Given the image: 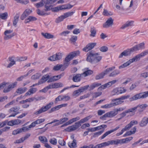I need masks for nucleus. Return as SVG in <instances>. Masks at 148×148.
<instances>
[{"label": "nucleus", "instance_id": "1", "mask_svg": "<svg viewBox=\"0 0 148 148\" xmlns=\"http://www.w3.org/2000/svg\"><path fill=\"white\" fill-rule=\"evenodd\" d=\"M99 53H95L92 51L88 52L87 54V58L86 60L87 61L92 63L93 62H99L101 59L102 57L98 56Z\"/></svg>", "mask_w": 148, "mask_h": 148}, {"label": "nucleus", "instance_id": "2", "mask_svg": "<svg viewBox=\"0 0 148 148\" xmlns=\"http://www.w3.org/2000/svg\"><path fill=\"white\" fill-rule=\"evenodd\" d=\"M148 96V91L137 94L129 99L130 101L136 100L140 99L145 98Z\"/></svg>", "mask_w": 148, "mask_h": 148}, {"label": "nucleus", "instance_id": "3", "mask_svg": "<svg viewBox=\"0 0 148 148\" xmlns=\"http://www.w3.org/2000/svg\"><path fill=\"white\" fill-rule=\"evenodd\" d=\"M53 104L54 103L53 102H50L46 105L45 106H42L35 113V114L36 115H37L46 112L50 108L51 106L53 105Z\"/></svg>", "mask_w": 148, "mask_h": 148}, {"label": "nucleus", "instance_id": "4", "mask_svg": "<svg viewBox=\"0 0 148 148\" xmlns=\"http://www.w3.org/2000/svg\"><path fill=\"white\" fill-rule=\"evenodd\" d=\"M115 68V66H112L107 69L103 72L95 76V79L98 80L103 78L105 75L108 74L109 72L111 71L112 70H114Z\"/></svg>", "mask_w": 148, "mask_h": 148}, {"label": "nucleus", "instance_id": "5", "mask_svg": "<svg viewBox=\"0 0 148 148\" xmlns=\"http://www.w3.org/2000/svg\"><path fill=\"white\" fill-rule=\"evenodd\" d=\"M92 117L90 115L81 119L79 121L75 123V125H73V127L74 130H75L78 128L81 125V124L86 122L90 119Z\"/></svg>", "mask_w": 148, "mask_h": 148}, {"label": "nucleus", "instance_id": "6", "mask_svg": "<svg viewBox=\"0 0 148 148\" xmlns=\"http://www.w3.org/2000/svg\"><path fill=\"white\" fill-rule=\"evenodd\" d=\"M89 87V85H86L80 88L79 89L74 91L73 92V95L76 97L78 96L81 93L87 90Z\"/></svg>", "mask_w": 148, "mask_h": 148}, {"label": "nucleus", "instance_id": "7", "mask_svg": "<svg viewBox=\"0 0 148 148\" xmlns=\"http://www.w3.org/2000/svg\"><path fill=\"white\" fill-rule=\"evenodd\" d=\"M113 19L111 17L109 18L103 24V27L104 28H107L111 27L113 24Z\"/></svg>", "mask_w": 148, "mask_h": 148}, {"label": "nucleus", "instance_id": "8", "mask_svg": "<svg viewBox=\"0 0 148 148\" xmlns=\"http://www.w3.org/2000/svg\"><path fill=\"white\" fill-rule=\"evenodd\" d=\"M132 52L131 49H128L124 50L119 55V58H121L123 56L126 57L130 55Z\"/></svg>", "mask_w": 148, "mask_h": 148}, {"label": "nucleus", "instance_id": "9", "mask_svg": "<svg viewBox=\"0 0 148 148\" xmlns=\"http://www.w3.org/2000/svg\"><path fill=\"white\" fill-rule=\"evenodd\" d=\"M123 102V101H116L113 103L107 104L101 106V107L102 108H108L112 107L113 106H116L119 104H121Z\"/></svg>", "mask_w": 148, "mask_h": 148}, {"label": "nucleus", "instance_id": "10", "mask_svg": "<svg viewBox=\"0 0 148 148\" xmlns=\"http://www.w3.org/2000/svg\"><path fill=\"white\" fill-rule=\"evenodd\" d=\"M45 99V98L43 97H38L36 98H35L34 97H32L30 98H29L27 99H26L25 100H22L20 101V103H25L29 102H31L32 101H33L35 99H36V100H38L41 99Z\"/></svg>", "mask_w": 148, "mask_h": 148}, {"label": "nucleus", "instance_id": "11", "mask_svg": "<svg viewBox=\"0 0 148 148\" xmlns=\"http://www.w3.org/2000/svg\"><path fill=\"white\" fill-rule=\"evenodd\" d=\"M148 54V50H145L140 53L136 55L133 58L136 62L139 60L140 58Z\"/></svg>", "mask_w": 148, "mask_h": 148}, {"label": "nucleus", "instance_id": "12", "mask_svg": "<svg viewBox=\"0 0 148 148\" xmlns=\"http://www.w3.org/2000/svg\"><path fill=\"white\" fill-rule=\"evenodd\" d=\"M96 45V43L94 42L89 43L83 49V50L86 52H88L92 49Z\"/></svg>", "mask_w": 148, "mask_h": 148}, {"label": "nucleus", "instance_id": "13", "mask_svg": "<svg viewBox=\"0 0 148 148\" xmlns=\"http://www.w3.org/2000/svg\"><path fill=\"white\" fill-rule=\"evenodd\" d=\"M32 10L29 9H27L25 10L23 14L21 15L20 18L22 20H24L27 16H29L32 12Z\"/></svg>", "mask_w": 148, "mask_h": 148}, {"label": "nucleus", "instance_id": "14", "mask_svg": "<svg viewBox=\"0 0 148 148\" xmlns=\"http://www.w3.org/2000/svg\"><path fill=\"white\" fill-rule=\"evenodd\" d=\"M136 62L134 58L129 60L126 62L124 63L119 66V69H121L129 66L131 63Z\"/></svg>", "mask_w": 148, "mask_h": 148}, {"label": "nucleus", "instance_id": "15", "mask_svg": "<svg viewBox=\"0 0 148 148\" xmlns=\"http://www.w3.org/2000/svg\"><path fill=\"white\" fill-rule=\"evenodd\" d=\"M17 84V82H15L12 84H9L7 88L4 89L3 92H4L6 93L10 91L11 90L14 88Z\"/></svg>", "mask_w": 148, "mask_h": 148}, {"label": "nucleus", "instance_id": "16", "mask_svg": "<svg viewBox=\"0 0 148 148\" xmlns=\"http://www.w3.org/2000/svg\"><path fill=\"white\" fill-rule=\"evenodd\" d=\"M147 107V104H143L142 105H139L136 107H134L132 108H135L134 111L136 110L137 108H138V111L140 112H143L145 108Z\"/></svg>", "mask_w": 148, "mask_h": 148}, {"label": "nucleus", "instance_id": "17", "mask_svg": "<svg viewBox=\"0 0 148 148\" xmlns=\"http://www.w3.org/2000/svg\"><path fill=\"white\" fill-rule=\"evenodd\" d=\"M121 139H116L114 140H112L107 142V146H108L110 145H118L119 144H121Z\"/></svg>", "mask_w": 148, "mask_h": 148}, {"label": "nucleus", "instance_id": "18", "mask_svg": "<svg viewBox=\"0 0 148 148\" xmlns=\"http://www.w3.org/2000/svg\"><path fill=\"white\" fill-rule=\"evenodd\" d=\"M72 59L69 54L65 58L63 64V66H64L65 68L68 66L69 62Z\"/></svg>", "mask_w": 148, "mask_h": 148}, {"label": "nucleus", "instance_id": "19", "mask_svg": "<svg viewBox=\"0 0 148 148\" xmlns=\"http://www.w3.org/2000/svg\"><path fill=\"white\" fill-rule=\"evenodd\" d=\"M148 123V118L144 117L140 122L139 125L140 126L143 127L147 125Z\"/></svg>", "mask_w": 148, "mask_h": 148}, {"label": "nucleus", "instance_id": "20", "mask_svg": "<svg viewBox=\"0 0 148 148\" xmlns=\"http://www.w3.org/2000/svg\"><path fill=\"white\" fill-rule=\"evenodd\" d=\"M119 126H118L116 127L114 129L106 132L104 133L101 137V139H102L106 137L107 136L110 134L111 133L116 130L119 128Z\"/></svg>", "mask_w": 148, "mask_h": 148}, {"label": "nucleus", "instance_id": "21", "mask_svg": "<svg viewBox=\"0 0 148 148\" xmlns=\"http://www.w3.org/2000/svg\"><path fill=\"white\" fill-rule=\"evenodd\" d=\"M82 75V73L77 74L73 77L72 80L75 82H78L81 80V77Z\"/></svg>", "mask_w": 148, "mask_h": 148}, {"label": "nucleus", "instance_id": "22", "mask_svg": "<svg viewBox=\"0 0 148 148\" xmlns=\"http://www.w3.org/2000/svg\"><path fill=\"white\" fill-rule=\"evenodd\" d=\"M21 122V120L19 119H16L12 120L8 123V125L10 126L18 124Z\"/></svg>", "mask_w": 148, "mask_h": 148}, {"label": "nucleus", "instance_id": "23", "mask_svg": "<svg viewBox=\"0 0 148 148\" xmlns=\"http://www.w3.org/2000/svg\"><path fill=\"white\" fill-rule=\"evenodd\" d=\"M136 127H134L133 129L127 132L125 134L123 135V137H126L131 135L132 134H134L136 131Z\"/></svg>", "mask_w": 148, "mask_h": 148}, {"label": "nucleus", "instance_id": "24", "mask_svg": "<svg viewBox=\"0 0 148 148\" xmlns=\"http://www.w3.org/2000/svg\"><path fill=\"white\" fill-rule=\"evenodd\" d=\"M41 35L45 38L47 39H51L53 38H54V36L53 35L49 33H44L42 32L41 33Z\"/></svg>", "mask_w": 148, "mask_h": 148}, {"label": "nucleus", "instance_id": "25", "mask_svg": "<svg viewBox=\"0 0 148 148\" xmlns=\"http://www.w3.org/2000/svg\"><path fill=\"white\" fill-rule=\"evenodd\" d=\"M61 74L51 77L48 81V82L55 81L60 78L62 76Z\"/></svg>", "mask_w": 148, "mask_h": 148}, {"label": "nucleus", "instance_id": "26", "mask_svg": "<svg viewBox=\"0 0 148 148\" xmlns=\"http://www.w3.org/2000/svg\"><path fill=\"white\" fill-rule=\"evenodd\" d=\"M51 88H57L63 86V85L61 83H56L52 85H50Z\"/></svg>", "mask_w": 148, "mask_h": 148}, {"label": "nucleus", "instance_id": "27", "mask_svg": "<svg viewBox=\"0 0 148 148\" xmlns=\"http://www.w3.org/2000/svg\"><path fill=\"white\" fill-rule=\"evenodd\" d=\"M37 90V88H32L29 89L28 91L27 92L25 95V96L26 97L28 95H30L35 93Z\"/></svg>", "mask_w": 148, "mask_h": 148}, {"label": "nucleus", "instance_id": "28", "mask_svg": "<svg viewBox=\"0 0 148 148\" xmlns=\"http://www.w3.org/2000/svg\"><path fill=\"white\" fill-rule=\"evenodd\" d=\"M134 21H131L127 22L125 24L123 25L121 27V29H124L126 27L132 26L134 23Z\"/></svg>", "mask_w": 148, "mask_h": 148}, {"label": "nucleus", "instance_id": "29", "mask_svg": "<svg viewBox=\"0 0 148 148\" xmlns=\"http://www.w3.org/2000/svg\"><path fill=\"white\" fill-rule=\"evenodd\" d=\"M107 113L108 115V117L110 118L118 114L117 111H116V109L114 110L113 111L107 112Z\"/></svg>", "mask_w": 148, "mask_h": 148}, {"label": "nucleus", "instance_id": "30", "mask_svg": "<svg viewBox=\"0 0 148 148\" xmlns=\"http://www.w3.org/2000/svg\"><path fill=\"white\" fill-rule=\"evenodd\" d=\"M135 109V108H131L128 109L120 114V115L121 117L123 118L126 116V114L132 112Z\"/></svg>", "mask_w": 148, "mask_h": 148}, {"label": "nucleus", "instance_id": "31", "mask_svg": "<svg viewBox=\"0 0 148 148\" xmlns=\"http://www.w3.org/2000/svg\"><path fill=\"white\" fill-rule=\"evenodd\" d=\"M138 123V122L136 121H132L128 125H126L125 127L128 130H129L134 124H137Z\"/></svg>", "mask_w": 148, "mask_h": 148}, {"label": "nucleus", "instance_id": "32", "mask_svg": "<svg viewBox=\"0 0 148 148\" xmlns=\"http://www.w3.org/2000/svg\"><path fill=\"white\" fill-rule=\"evenodd\" d=\"M36 18L33 16H29L25 21V23H29L30 21H32L36 20Z\"/></svg>", "mask_w": 148, "mask_h": 148}, {"label": "nucleus", "instance_id": "33", "mask_svg": "<svg viewBox=\"0 0 148 148\" xmlns=\"http://www.w3.org/2000/svg\"><path fill=\"white\" fill-rule=\"evenodd\" d=\"M27 90V88L26 87L18 88L17 89L16 93L20 95L25 92Z\"/></svg>", "mask_w": 148, "mask_h": 148}, {"label": "nucleus", "instance_id": "34", "mask_svg": "<svg viewBox=\"0 0 148 148\" xmlns=\"http://www.w3.org/2000/svg\"><path fill=\"white\" fill-rule=\"evenodd\" d=\"M49 75H44L39 81L42 84L47 81L49 79Z\"/></svg>", "mask_w": 148, "mask_h": 148}, {"label": "nucleus", "instance_id": "35", "mask_svg": "<svg viewBox=\"0 0 148 148\" xmlns=\"http://www.w3.org/2000/svg\"><path fill=\"white\" fill-rule=\"evenodd\" d=\"M120 71L118 70H115L110 73L109 76L110 77H115L120 73Z\"/></svg>", "mask_w": 148, "mask_h": 148}, {"label": "nucleus", "instance_id": "36", "mask_svg": "<svg viewBox=\"0 0 148 148\" xmlns=\"http://www.w3.org/2000/svg\"><path fill=\"white\" fill-rule=\"evenodd\" d=\"M130 97V96L129 95H128L127 96L124 95V96H121V97H120L119 98H116V99H112V101H121L120 100H121L125 99H127L128 98H129Z\"/></svg>", "mask_w": 148, "mask_h": 148}, {"label": "nucleus", "instance_id": "37", "mask_svg": "<svg viewBox=\"0 0 148 148\" xmlns=\"http://www.w3.org/2000/svg\"><path fill=\"white\" fill-rule=\"evenodd\" d=\"M75 139H73L72 143L69 142L68 143L69 146L71 148H73L76 147V142Z\"/></svg>", "mask_w": 148, "mask_h": 148}, {"label": "nucleus", "instance_id": "38", "mask_svg": "<svg viewBox=\"0 0 148 148\" xmlns=\"http://www.w3.org/2000/svg\"><path fill=\"white\" fill-rule=\"evenodd\" d=\"M106 146H108L107 142H105L96 145L94 147V148H102Z\"/></svg>", "mask_w": 148, "mask_h": 148}, {"label": "nucleus", "instance_id": "39", "mask_svg": "<svg viewBox=\"0 0 148 148\" xmlns=\"http://www.w3.org/2000/svg\"><path fill=\"white\" fill-rule=\"evenodd\" d=\"M103 14L105 16H110L112 15V13L110 12H109L106 9H104L103 12Z\"/></svg>", "mask_w": 148, "mask_h": 148}, {"label": "nucleus", "instance_id": "40", "mask_svg": "<svg viewBox=\"0 0 148 148\" xmlns=\"http://www.w3.org/2000/svg\"><path fill=\"white\" fill-rule=\"evenodd\" d=\"M20 109L19 107L15 106L12 107L9 110V112L11 113L12 112H16L18 111Z\"/></svg>", "mask_w": 148, "mask_h": 148}, {"label": "nucleus", "instance_id": "41", "mask_svg": "<svg viewBox=\"0 0 148 148\" xmlns=\"http://www.w3.org/2000/svg\"><path fill=\"white\" fill-rule=\"evenodd\" d=\"M111 86L110 82H109L104 85L101 86L99 88V89L101 90L102 89H104L107 87H108Z\"/></svg>", "mask_w": 148, "mask_h": 148}, {"label": "nucleus", "instance_id": "42", "mask_svg": "<svg viewBox=\"0 0 148 148\" xmlns=\"http://www.w3.org/2000/svg\"><path fill=\"white\" fill-rule=\"evenodd\" d=\"M93 73V72L92 71L88 70L84 72L83 73H82V74L84 77H85L92 74Z\"/></svg>", "mask_w": 148, "mask_h": 148}, {"label": "nucleus", "instance_id": "43", "mask_svg": "<svg viewBox=\"0 0 148 148\" xmlns=\"http://www.w3.org/2000/svg\"><path fill=\"white\" fill-rule=\"evenodd\" d=\"M64 19L63 15L57 18L55 20V22L57 24H58L62 21Z\"/></svg>", "mask_w": 148, "mask_h": 148}, {"label": "nucleus", "instance_id": "44", "mask_svg": "<svg viewBox=\"0 0 148 148\" xmlns=\"http://www.w3.org/2000/svg\"><path fill=\"white\" fill-rule=\"evenodd\" d=\"M131 49L132 52L142 49L138 44L136 45Z\"/></svg>", "mask_w": 148, "mask_h": 148}, {"label": "nucleus", "instance_id": "45", "mask_svg": "<svg viewBox=\"0 0 148 148\" xmlns=\"http://www.w3.org/2000/svg\"><path fill=\"white\" fill-rule=\"evenodd\" d=\"M8 17V14L7 12L0 13V18L3 20H5Z\"/></svg>", "mask_w": 148, "mask_h": 148}, {"label": "nucleus", "instance_id": "46", "mask_svg": "<svg viewBox=\"0 0 148 148\" xmlns=\"http://www.w3.org/2000/svg\"><path fill=\"white\" fill-rule=\"evenodd\" d=\"M63 6H59L54 7L52 9V11L54 12H57L60 10H63Z\"/></svg>", "mask_w": 148, "mask_h": 148}, {"label": "nucleus", "instance_id": "47", "mask_svg": "<svg viewBox=\"0 0 148 148\" xmlns=\"http://www.w3.org/2000/svg\"><path fill=\"white\" fill-rule=\"evenodd\" d=\"M80 53V51L78 50L70 53L69 54L73 58L74 57L79 55Z\"/></svg>", "mask_w": 148, "mask_h": 148}, {"label": "nucleus", "instance_id": "48", "mask_svg": "<svg viewBox=\"0 0 148 148\" xmlns=\"http://www.w3.org/2000/svg\"><path fill=\"white\" fill-rule=\"evenodd\" d=\"M37 14L40 16H43L49 14V13L45 12L43 11H41L39 9H38L36 10Z\"/></svg>", "mask_w": 148, "mask_h": 148}, {"label": "nucleus", "instance_id": "49", "mask_svg": "<svg viewBox=\"0 0 148 148\" xmlns=\"http://www.w3.org/2000/svg\"><path fill=\"white\" fill-rule=\"evenodd\" d=\"M74 13V12H69L64 13L63 16L65 19L67 17L71 16Z\"/></svg>", "mask_w": 148, "mask_h": 148}, {"label": "nucleus", "instance_id": "50", "mask_svg": "<svg viewBox=\"0 0 148 148\" xmlns=\"http://www.w3.org/2000/svg\"><path fill=\"white\" fill-rule=\"evenodd\" d=\"M56 60H58L61 59L62 57L63 53H57L55 54Z\"/></svg>", "mask_w": 148, "mask_h": 148}, {"label": "nucleus", "instance_id": "51", "mask_svg": "<svg viewBox=\"0 0 148 148\" xmlns=\"http://www.w3.org/2000/svg\"><path fill=\"white\" fill-rule=\"evenodd\" d=\"M19 18V15L17 14H16L14 17L13 23V25L14 26H15L16 25L18 21Z\"/></svg>", "mask_w": 148, "mask_h": 148}, {"label": "nucleus", "instance_id": "52", "mask_svg": "<svg viewBox=\"0 0 148 148\" xmlns=\"http://www.w3.org/2000/svg\"><path fill=\"white\" fill-rule=\"evenodd\" d=\"M38 138L40 141L43 143H45L46 142H47L48 141L47 140V138L44 136H40Z\"/></svg>", "mask_w": 148, "mask_h": 148}, {"label": "nucleus", "instance_id": "53", "mask_svg": "<svg viewBox=\"0 0 148 148\" xmlns=\"http://www.w3.org/2000/svg\"><path fill=\"white\" fill-rule=\"evenodd\" d=\"M40 76L41 74L40 73H36V74H35L32 76L31 79L34 80L38 79H39Z\"/></svg>", "mask_w": 148, "mask_h": 148}, {"label": "nucleus", "instance_id": "54", "mask_svg": "<svg viewBox=\"0 0 148 148\" xmlns=\"http://www.w3.org/2000/svg\"><path fill=\"white\" fill-rule=\"evenodd\" d=\"M112 94L113 95H115L119 94V88H114L112 91Z\"/></svg>", "mask_w": 148, "mask_h": 148}, {"label": "nucleus", "instance_id": "55", "mask_svg": "<svg viewBox=\"0 0 148 148\" xmlns=\"http://www.w3.org/2000/svg\"><path fill=\"white\" fill-rule=\"evenodd\" d=\"M63 66L62 64H58L56 65L55 66L53 69L55 71H57L59 70Z\"/></svg>", "mask_w": 148, "mask_h": 148}, {"label": "nucleus", "instance_id": "56", "mask_svg": "<svg viewBox=\"0 0 148 148\" xmlns=\"http://www.w3.org/2000/svg\"><path fill=\"white\" fill-rule=\"evenodd\" d=\"M15 34H14V33L12 34L11 35H5V36L4 37V39L5 40H8L11 38Z\"/></svg>", "mask_w": 148, "mask_h": 148}, {"label": "nucleus", "instance_id": "57", "mask_svg": "<svg viewBox=\"0 0 148 148\" xmlns=\"http://www.w3.org/2000/svg\"><path fill=\"white\" fill-rule=\"evenodd\" d=\"M90 36L94 37L95 36L96 33V30L93 28H91Z\"/></svg>", "mask_w": 148, "mask_h": 148}, {"label": "nucleus", "instance_id": "58", "mask_svg": "<svg viewBox=\"0 0 148 148\" xmlns=\"http://www.w3.org/2000/svg\"><path fill=\"white\" fill-rule=\"evenodd\" d=\"M44 0H42L39 3H37L36 4V5L37 8H39L43 6L44 3Z\"/></svg>", "mask_w": 148, "mask_h": 148}, {"label": "nucleus", "instance_id": "59", "mask_svg": "<svg viewBox=\"0 0 148 148\" xmlns=\"http://www.w3.org/2000/svg\"><path fill=\"white\" fill-rule=\"evenodd\" d=\"M100 50L103 52H106L108 50V47L106 46H103L101 47L99 49Z\"/></svg>", "mask_w": 148, "mask_h": 148}, {"label": "nucleus", "instance_id": "60", "mask_svg": "<svg viewBox=\"0 0 148 148\" xmlns=\"http://www.w3.org/2000/svg\"><path fill=\"white\" fill-rule=\"evenodd\" d=\"M59 110L58 106L52 108L49 111V113H51L55 111Z\"/></svg>", "mask_w": 148, "mask_h": 148}, {"label": "nucleus", "instance_id": "61", "mask_svg": "<svg viewBox=\"0 0 148 148\" xmlns=\"http://www.w3.org/2000/svg\"><path fill=\"white\" fill-rule=\"evenodd\" d=\"M48 60L51 61H56L55 54L49 57L48 58Z\"/></svg>", "mask_w": 148, "mask_h": 148}, {"label": "nucleus", "instance_id": "62", "mask_svg": "<svg viewBox=\"0 0 148 148\" xmlns=\"http://www.w3.org/2000/svg\"><path fill=\"white\" fill-rule=\"evenodd\" d=\"M100 85V84H94L91 86L89 87L90 91L93 90L94 88Z\"/></svg>", "mask_w": 148, "mask_h": 148}, {"label": "nucleus", "instance_id": "63", "mask_svg": "<svg viewBox=\"0 0 148 148\" xmlns=\"http://www.w3.org/2000/svg\"><path fill=\"white\" fill-rule=\"evenodd\" d=\"M45 120V119H41L37 120L35 122L36 124H39L44 122Z\"/></svg>", "mask_w": 148, "mask_h": 148}, {"label": "nucleus", "instance_id": "64", "mask_svg": "<svg viewBox=\"0 0 148 148\" xmlns=\"http://www.w3.org/2000/svg\"><path fill=\"white\" fill-rule=\"evenodd\" d=\"M49 142L51 144L55 145L57 144V140L56 139L53 138L50 139Z\"/></svg>", "mask_w": 148, "mask_h": 148}]
</instances>
